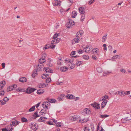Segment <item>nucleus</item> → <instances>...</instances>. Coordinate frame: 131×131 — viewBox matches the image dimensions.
<instances>
[{
	"mask_svg": "<svg viewBox=\"0 0 131 131\" xmlns=\"http://www.w3.org/2000/svg\"><path fill=\"white\" fill-rule=\"evenodd\" d=\"M43 67V65L42 64L41 65H38L37 66V69L36 70V72H34L32 74V77L34 78L37 74L36 72L41 71L42 70Z\"/></svg>",
	"mask_w": 131,
	"mask_h": 131,
	"instance_id": "f257e3e1",
	"label": "nucleus"
},
{
	"mask_svg": "<svg viewBox=\"0 0 131 131\" xmlns=\"http://www.w3.org/2000/svg\"><path fill=\"white\" fill-rule=\"evenodd\" d=\"M80 118V117L79 115H75L73 116H70L69 118L70 120L71 121L73 122V121H76L77 120H79Z\"/></svg>",
	"mask_w": 131,
	"mask_h": 131,
	"instance_id": "f03ea898",
	"label": "nucleus"
},
{
	"mask_svg": "<svg viewBox=\"0 0 131 131\" xmlns=\"http://www.w3.org/2000/svg\"><path fill=\"white\" fill-rule=\"evenodd\" d=\"M91 110L88 108H85L82 112L83 115L86 116L87 115H89L91 113Z\"/></svg>",
	"mask_w": 131,
	"mask_h": 131,
	"instance_id": "7ed1b4c3",
	"label": "nucleus"
},
{
	"mask_svg": "<svg viewBox=\"0 0 131 131\" xmlns=\"http://www.w3.org/2000/svg\"><path fill=\"white\" fill-rule=\"evenodd\" d=\"M29 126L30 128L34 131H36L38 128V125L35 123H31Z\"/></svg>",
	"mask_w": 131,
	"mask_h": 131,
	"instance_id": "20e7f679",
	"label": "nucleus"
},
{
	"mask_svg": "<svg viewBox=\"0 0 131 131\" xmlns=\"http://www.w3.org/2000/svg\"><path fill=\"white\" fill-rule=\"evenodd\" d=\"M46 54L44 53L42 54V57L39 59V62L41 64H42V63L44 62L45 61V58L46 57Z\"/></svg>",
	"mask_w": 131,
	"mask_h": 131,
	"instance_id": "39448f33",
	"label": "nucleus"
},
{
	"mask_svg": "<svg viewBox=\"0 0 131 131\" xmlns=\"http://www.w3.org/2000/svg\"><path fill=\"white\" fill-rule=\"evenodd\" d=\"M50 105V104L49 102L46 101L43 102L42 104V106L43 108L46 107V109H48V106H49Z\"/></svg>",
	"mask_w": 131,
	"mask_h": 131,
	"instance_id": "423d86ee",
	"label": "nucleus"
},
{
	"mask_svg": "<svg viewBox=\"0 0 131 131\" xmlns=\"http://www.w3.org/2000/svg\"><path fill=\"white\" fill-rule=\"evenodd\" d=\"M43 70L46 72L52 73L53 72V70H52L50 68L48 67H46L43 68Z\"/></svg>",
	"mask_w": 131,
	"mask_h": 131,
	"instance_id": "0eeeda50",
	"label": "nucleus"
},
{
	"mask_svg": "<svg viewBox=\"0 0 131 131\" xmlns=\"http://www.w3.org/2000/svg\"><path fill=\"white\" fill-rule=\"evenodd\" d=\"M74 24L75 23L73 21L70 20L68 23L67 27L68 28H70L72 26L74 25Z\"/></svg>",
	"mask_w": 131,
	"mask_h": 131,
	"instance_id": "6e6552de",
	"label": "nucleus"
},
{
	"mask_svg": "<svg viewBox=\"0 0 131 131\" xmlns=\"http://www.w3.org/2000/svg\"><path fill=\"white\" fill-rule=\"evenodd\" d=\"M35 90L34 88H31L30 87L28 88L27 89L26 91L27 93H30L33 92Z\"/></svg>",
	"mask_w": 131,
	"mask_h": 131,
	"instance_id": "1a4fd4ad",
	"label": "nucleus"
},
{
	"mask_svg": "<svg viewBox=\"0 0 131 131\" xmlns=\"http://www.w3.org/2000/svg\"><path fill=\"white\" fill-rule=\"evenodd\" d=\"M85 7H80L79 9V12L81 14H84L85 13L84 11L85 9Z\"/></svg>",
	"mask_w": 131,
	"mask_h": 131,
	"instance_id": "9d476101",
	"label": "nucleus"
},
{
	"mask_svg": "<svg viewBox=\"0 0 131 131\" xmlns=\"http://www.w3.org/2000/svg\"><path fill=\"white\" fill-rule=\"evenodd\" d=\"M117 92L118 94L121 96H124L126 94V93L125 92L122 91H118Z\"/></svg>",
	"mask_w": 131,
	"mask_h": 131,
	"instance_id": "9b49d317",
	"label": "nucleus"
},
{
	"mask_svg": "<svg viewBox=\"0 0 131 131\" xmlns=\"http://www.w3.org/2000/svg\"><path fill=\"white\" fill-rule=\"evenodd\" d=\"M91 105L96 109H98L100 108V104H99L94 103V104H92Z\"/></svg>",
	"mask_w": 131,
	"mask_h": 131,
	"instance_id": "f8f14e48",
	"label": "nucleus"
},
{
	"mask_svg": "<svg viewBox=\"0 0 131 131\" xmlns=\"http://www.w3.org/2000/svg\"><path fill=\"white\" fill-rule=\"evenodd\" d=\"M19 81L20 82L23 83L26 82L27 80L26 78L22 77L19 79Z\"/></svg>",
	"mask_w": 131,
	"mask_h": 131,
	"instance_id": "ddd939ff",
	"label": "nucleus"
},
{
	"mask_svg": "<svg viewBox=\"0 0 131 131\" xmlns=\"http://www.w3.org/2000/svg\"><path fill=\"white\" fill-rule=\"evenodd\" d=\"M38 112L36 111L33 115L32 117L34 119H36L37 117H39L40 116V114L38 115Z\"/></svg>",
	"mask_w": 131,
	"mask_h": 131,
	"instance_id": "4468645a",
	"label": "nucleus"
},
{
	"mask_svg": "<svg viewBox=\"0 0 131 131\" xmlns=\"http://www.w3.org/2000/svg\"><path fill=\"white\" fill-rule=\"evenodd\" d=\"M68 68L67 67H62L60 68V70L62 72H65L68 70Z\"/></svg>",
	"mask_w": 131,
	"mask_h": 131,
	"instance_id": "2eb2a0df",
	"label": "nucleus"
},
{
	"mask_svg": "<svg viewBox=\"0 0 131 131\" xmlns=\"http://www.w3.org/2000/svg\"><path fill=\"white\" fill-rule=\"evenodd\" d=\"M67 98L70 99H74L75 98V96L72 95V94H68L67 95Z\"/></svg>",
	"mask_w": 131,
	"mask_h": 131,
	"instance_id": "dca6fc26",
	"label": "nucleus"
},
{
	"mask_svg": "<svg viewBox=\"0 0 131 131\" xmlns=\"http://www.w3.org/2000/svg\"><path fill=\"white\" fill-rule=\"evenodd\" d=\"M91 46H89L88 47L87 46L84 49H85L86 50L85 51L86 52H88L89 51L91 50Z\"/></svg>",
	"mask_w": 131,
	"mask_h": 131,
	"instance_id": "f3484780",
	"label": "nucleus"
},
{
	"mask_svg": "<svg viewBox=\"0 0 131 131\" xmlns=\"http://www.w3.org/2000/svg\"><path fill=\"white\" fill-rule=\"evenodd\" d=\"M79 41V39L78 38H75L72 40V43H78Z\"/></svg>",
	"mask_w": 131,
	"mask_h": 131,
	"instance_id": "a211bd4d",
	"label": "nucleus"
},
{
	"mask_svg": "<svg viewBox=\"0 0 131 131\" xmlns=\"http://www.w3.org/2000/svg\"><path fill=\"white\" fill-rule=\"evenodd\" d=\"M65 96V95L64 94H62L59 96L58 98V100L59 101H62L63 99V97Z\"/></svg>",
	"mask_w": 131,
	"mask_h": 131,
	"instance_id": "6ab92c4d",
	"label": "nucleus"
},
{
	"mask_svg": "<svg viewBox=\"0 0 131 131\" xmlns=\"http://www.w3.org/2000/svg\"><path fill=\"white\" fill-rule=\"evenodd\" d=\"M77 12L76 11H73L71 14V17L72 18H75L77 16Z\"/></svg>",
	"mask_w": 131,
	"mask_h": 131,
	"instance_id": "aec40b11",
	"label": "nucleus"
},
{
	"mask_svg": "<svg viewBox=\"0 0 131 131\" xmlns=\"http://www.w3.org/2000/svg\"><path fill=\"white\" fill-rule=\"evenodd\" d=\"M83 31L82 30H80L79 32H78L76 34V36L78 37H81L82 35V33Z\"/></svg>",
	"mask_w": 131,
	"mask_h": 131,
	"instance_id": "412c9836",
	"label": "nucleus"
},
{
	"mask_svg": "<svg viewBox=\"0 0 131 131\" xmlns=\"http://www.w3.org/2000/svg\"><path fill=\"white\" fill-rule=\"evenodd\" d=\"M107 103V101H103L101 105V108H103L106 105Z\"/></svg>",
	"mask_w": 131,
	"mask_h": 131,
	"instance_id": "4be33fe9",
	"label": "nucleus"
},
{
	"mask_svg": "<svg viewBox=\"0 0 131 131\" xmlns=\"http://www.w3.org/2000/svg\"><path fill=\"white\" fill-rule=\"evenodd\" d=\"M20 122L17 120H15L12 122V123H13V126H16Z\"/></svg>",
	"mask_w": 131,
	"mask_h": 131,
	"instance_id": "5701e85b",
	"label": "nucleus"
},
{
	"mask_svg": "<svg viewBox=\"0 0 131 131\" xmlns=\"http://www.w3.org/2000/svg\"><path fill=\"white\" fill-rule=\"evenodd\" d=\"M79 122L82 123H83L84 122H86L88 121V119H79Z\"/></svg>",
	"mask_w": 131,
	"mask_h": 131,
	"instance_id": "b1692460",
	"label": "nucleus"
},
{
	"mask_svg": "<svg viewBox=\"0 0 131 131\" xmlns=\"http://www.w3.org/2000/svg\"><path fill=\"white\" fill-rule=\"evenodd\" d=\"M44 92V90L43 89L39 90H38L37 93L38 94H43Z\"/></svg>",
	"mask_w": 131,
	"mask_h": 131,
	"instance_id": "393cba45",
	"label": "nucleus"
},
{
	"mask_svg": "<svg viewBox=\"0 0 131 131\" xmlns=\"http://www.w3.org/2000/svg\"><path fill=\"white\" fill-rule=\"evenodd\" d=\"M107 34H106L104 35L102 39V42H104L106 41L107 39Z\"/></svg>",
	"mask_w": 131,
	"mask_h": 131,
	"instance_id": "a878e982",
	"label": "nucleus"
},
{
	"mask_svg": "<svg viewBox=\"0 0 131 131\" xmlns=\"http://www.w3.org/2000/svg\"><path fill=\"white\" fill-rule=\"evenodd\" d=\"M97 49H94L92 50V51L93 52V54H94L95 55H98V53H97Z\"/></svg>",
	"mask_w": 131,
	"mask_h": 131,
	"instance_id": "bb28decb",
	"label": "nucleus"
},
{
	"mask_svg": "<svg viewBox=\"0 0 131 131\" xmlns=\"http://www.w3.org/2000/svg\"><path fill=\"white\" fill-rule=\"evenodd\" d=\"M76 66H79L82 63V61H79L78 60H77L76 61Z\"/></svg>",
	"mask_w": 131,
	"mask_h": 131,
	"instance_id": "cd10ccee",
	"label": "nucleus"
},
{
	"mask_svg": "<svg viewBox=\"0 0 131 131\" xmlns=\"http://www.w3.org/2000/svg\"><path fill=\"white\" fill-rule=\"evenodd\" d=\"M13 90V87L12 86V85L9 86V87L7 88V92H8Z\"/></svg>",
	"mask_w": 131,
	"mask_h": 131,
	"instance_id": "c85d7f7f",
	"label": "nucleus"
},
{
	"mask_svg": "<svg viewBox=\"0 0 131 131\" xmlns=\"http://www.w3.org/2000/svg\"><path fill=\"white\" fill-rule=\"evenodd\" d=\"M56 102V101L54 99H50L49 100V102L51 103H55Z\"/></svg>",
	"mask_w": 131,
	"mask_h": 131,
	"instance_id": "c756f323",
	"label": "nucleus"
},
{
	"mask_svg": "<svg viewBox=\"0 0 131 131\" xmlns=\"http://www.w3.org/2000/svg\"><path fill=\"white\" fill-rule=\"evenodd\" d=\"M97 71L99 73H101L102 71V68L99 67L97 68Z\"/></svg>",
	"mask_w": 131,
	"mask_h": 131,
	"instance_id": "7c9ffc66",
	"label": "nucleus"
},
{
	"mask_svg": "<svg viewBox=\"0 0 131 131\" xmlns=\"http://www.w3.org/2000/svg\"><path fill=\"white\" fill-rule=\"evenodd\" d=\"M74 64L72 63H71L69 64V67L72 69L74 68Z\"/></svg>",
	"mask_w": 131,
	"mask_h": 131,
	"instance_id": "2f4dec72",
	"label": "nucleus"
},
{
	"mask_svg": "<svg viewBox=\"0 0 131 131\" xmlns=\"http://www.w3.org/2000/svg\"><path fill=\"white\" fill-rule=\"evenodd\" d=\"M109 116L107 115L106 114H104V115H100V118H105L108 117Z\"/></svg>",
	"mask_w": 131,
	"mask_h": 131,
	"instance_id": "473e14b6",
	"label": "nucleus"
},
{
	"mask_svg": "<svg viewBox=\"0 0 131 131\" xmlns=\"http://www.w3.org/2000/svg\"><path fill=\"white\" fill-rule=\"evenodd\" d=\"M64 10L62 9H61L60 10V12L61 16H63L65 14Z\"/></svg>",
	"mask_w": 131,
	"mask_h": 131,
	"instance_id": "72a5a7b5",
	"label": "nucleus"
},
{
	"mask_svg": "<svg viewBox=\"0 0 131 131\" xmlns=\"http://www.w3.org/2000/svg\"><path fill=\"white\" fill-rule=\"evenodd\" d=\"M35 106H32L29 110V111L30 112L33 111L35 109Z\"/></svg>",
	"mask_w": 131,
	"mask_h": 131,
	"instance_id": "f704fd0d",
	"label": "nucleus"
},
{
	"mask_svg": "<svg viewBox=\"0 0 131 131\" xmlns=\"http://www.w3.org/2000/svg\"><path fill=\"white\" fill-rule=\"evenodd\" d=\"M108 96L107 95L105 96L103 99H102V100H104V101H107L106 99H108Z\"/></svg>",
	"mask_w": 131,
	"mask_h": 131,
	"instance_id": "c9c22d12",
	"label": "nucleus"
},
{
	"mask_svg": "<svg viewBox=\"0 0 131 131\" xmlns=\"http://www.w3.org/2000/svg\"><path fill=\"white\" fill-rule=\"evenodd\" d=\"M85 18V16L84 15H83L81 16L80 20L81 22H82L84 20Z\"/></svg>",
	"mask_w": 131,
	"mask_h": 131,
	"instance_id": "e433bc0d",
	"label": "nucleus"
},
{
	"mask_svg": "<svg viewBox=\"0 0 131 131\" xmlns=\"http://www.w3.org/2000/svg\"><path fill=\"white\" fill-rule=\"evenodd\" d=\"M56 126L58 127H61L63 125L61 123H58L55 124Z\"/></svg>",
	"mask_w": 131,
	"mask_h": 131,
	"instance_id": "4c0bfd02",
	"label": "nucleus"
},
{
	"mask_svg": "<svg viewBox=\"0 0 131 131\" xmlns=\"http://www.w3.org/2000/svg\"><path fill=\"white\" fill-rule=\"evenodd\" d=\"M125 120L126 121H128L131 119V116L130 115L128 117H126L125 118Z\"/></svg>",
	"mask_w": 131,
	"mask_h": 131,
	"instance_id": "58836bf2",
	"label": "nucleus"
},
{
	"mask_svg": "<svg viewBox=\"0 0 131 131\" xmlns=\"http://www.w3.org/2000/svg\"><path fill=\"white\" fill-rule=\"evenodd\" d=\"M5 93L4 91L3 90H2L0 91V95L1 96H3L4 95Z\"/></svg>",
	"mask_w": 131,
	"mask_h": 131,
	"instance_id": "ea45409f",
	"label": "nucleus"
},
{
	"mask_svg": "<svg viewBox=\"0 0 131 131\" xmlns=\"http://www.w3.org/2000/svg\"><path fill=\"white\" fill-rule=\"evenodd\" d=\"M49 75L48 74H43L41 76L42 78L43 79H45L46 78V77H47Z\"/></svg>",
	"mask_w": 131,
	"mask_h": 131,
	"instance_id": "a19ab883",
	"label": "nucleus"
},
{
	"mask_svg": "<svg viewBox=\"0 0 131 131\" xmlns=\"http://www.w3.org/2000/svg\"><path fill=\"white\" fill-rule=\"evenodd\" d=\"M74 60L73 59H72V60H70L68 59H67L65 60V61L66 62H68V63H71L72 62H73Z\"/></svg>",
	"mask_w": 131,
	"mask_h": 131,
	"instance_id": "79ce46f5",
	"label": "nucleus"
},
{
	"mask_svg": "<svg viewBox=\"0 0 131 131\" xmlns=\"http://www.w3.org/2000/svg\"><path fill=\"white\" fill-rule=\"evenodd\" d=\"M21 121L22 122H26L28 121L26 118L24 117L21 118Z\"/></svg>",
	"mask_w": 131,
	"mask_h": 131,
	"instance_id": "37998d69",
	"label": "nucleus"
},
{
	"mask_svg": "<svg viewBox=\"0 0 131 131\" xmlns=\"http://www.w3.org/2000/svg\"><path fill=\"white\" fill-rule=\"evenodd\" d=\"M55 2L54 4L56 6H58L59 5V6L60 5V4H61V1H55Z\"/></svg>",
	"mask_w": 131,
	"mask_h": 131,
	"instance_id": "c03bdc74",
	"label": "nucleus"
},
{
	"mask_svg": "<svg viewBox=\"0 0 131 131\" xmlns=\"http://www.w3.org/2000/svg\"><path fill=\"white\" fill-rule=\"evenodd\" d=\"M45 84L44 83H40L39 85V87L40 88H42L45 86Z\"/></svg>",
	"mask_w": 131,
	"mask_h": 131,
	"instance_id": "a18cd8bd",
	"label": "nucleus"
},
{
	"mask_svg": "<svg viewBox=\"0 0 131 131\" xmlns=\"http://www.w3.org/2000/svg\"><path fill=\"white\" fill-rule=\"evenodd\" d=\"M83 58L84 59L88 60L89 59V57L87 55H85L83 56Z\"/></svg>",
	"mask_w": 131,
	"mask_h": 131,
	"instance_id": "49530a36",
	"label": "nucleus"
},
{
	"mask_svg": "<svg viewBox=\"0 0 131 131\" xmlns=\"http://www.w3.org/2000/svg\"><path fill=\"white\" fill-rule=\"evenodd\" d=\"M60 39H61L59 38H57L56 39H54L55 41V43H58L60 41Z\"/></svg>",
	"mask_w": 131,
	"mask_h": 131,
	"instance_id": "de8ad7c7",
	"label": "nucleus"
},
{
	"mask_svg": "<svg viewBox=\"0 0 131 131\" xmlns=\"http://www.w3.org/2000/svg\"><path fill=\"white\" fill-rule=\"evenodd\" d=\"M84 131H90V128L87 127L84 128Z\"/></svg>",
	"mask_w": 131,
	"mask_h": 131,
	"instance_id": "09e8293b",
	"label": "nucleus"
},
{
	"mask_svg": "<svg viewBox=\"0 0 131 131\" xmlns=\"http://www.w3.org/2000/svg\"><path fill=\"white\" fill-rule=\"evenodd\" d=\"M50 45H46L45 47H44V50H45L46 49L48 48H49L50 47Z\"/></svg>",
	"mask_w": 131,
	"mask_h": 131,
	"instance_id": "8fccbe9b",
	"label": "nucleus"
},
{
	"mask_svg": "<svg viewBox=\"0 0 131 131\" xmlns=\"http://www.w3.org/2000/svg\"><path fill=\"white\" fill-rule=\"evenodd\" d=\"M120 71L121 72H122L123 73H126L127 72L124 69H120Z\"/></svg>",
	"mask_w": 131,
	"mask_h": 131,
	"instance_id": "3c124183",
	"label": "nucleus"
},
{
	"mask_svg": "<svg viewBox=\"0 0 131 131\" xmlns=\"http://www.w3.org/2000/svg\"><path fill=\"white\" fill-rule=\"evenodd\" d=\"M46 108H44L42 109L41 111V112H43V114H46Z\"/></svg>",
	"mask_w": 131,
	"mask_h": 131,
	"instance_id": "603ef678",
	"label": "nucleus"
},
{
	"mask_svg": "<svg viewBox=\"0 0 131 131\" xmlns=\"http://www.w3.org/2000/svg\"><path fill=\"white\" fill-rule=\"evenodd\" d=\"M9 100V99L6 97H5L3 99V100L5 101V102Z\"/></svg>",
	"mask_w": 131,
	"mask_h": 131,
	"instance_id": "864d4df0",
	"label": "nucleus"
},
{
	"mask_svg": "<svg viewBox=\"0 0 131 131\" xmlns=\"http://www.w3.org/2000/svg\"><path fill=\"white\" fill-rule=\"evenodd\" d=\"M58 36V34H55L53 37V38L55 39H56L57 38V37Z\"/></svg>",
	"mask_w": 131,
	"mask_h": 131,
	"instance_id": "5fc2aeb1",
	"label": "nucleus"
},
{
	"mask_svg": "<svg viewBox=\"0 0 131 131\" xmlns=\"http://www.w3.org/2000/svg\"><path fill=\"white\" fill-rule=\"evenodd\" d=\"M51 81V79L50 78H49L47 79L46 80V81L47 83H48L50 82Z\"/></svg>",
	"mask_w": 131,
	"mask_h": 131,
	"instance_id": "6e6d98bb",
	"label": "nucleus"
},
{
	"mask_svg": "<svg viewBox=\"0 0 131 131\" xmlns=\"http://www.w3.org/2000/svg\"><path fill=\"white\" fill-rule=\"evenodd\" d=\"M90 127L92 129V131L94 130V126L93 124H91L90 125Z\"/></svg>",
	"mask_w": 131,
	"mask_h": 131,
	"instance_id": "4d7b16f0",
	"label": "nucleus"
},
{
	"mask_svg": "<svg viewBox=\"0 0 131 131\" xmlns=\"http://www.w3.org/2000/svg\"><path fill=\"white\" fill-rule=\"evenodd\" d=\"M40 119H41V121H45L44 119H47V118L45 117H40Z\"/></svg>",
	"mask_w": 131,
	"mask_h": 131,
	"instance_id": "13d9d810",
	"label": "nucleus"
},
{
	"mask_svg": "<svg viewBox=\"0 0 131 131\" xmlns=\"http://www.w3.org/2000/svg\"><path fill=\"white\" fill-rule=\"evenodd\" d=\"M62 61L60 59L59 60V61L58 62V65H61L62 64Z\"/></svg>",
	"mask_w": 131,
	"mask_h": 131,
	"instance_id": "bf43d9fd",
	"label": "nucleus"
},
{
	"mask_svg": "<svg viewBox=\"0 0 131 131\" xmlns=\"http://www.w3.org/2000/svg\"><path fill=\"white\" fill-rule=\"evenodd\" d=\"M78 52L79 54H81L83 52V51L82 50L80 49L78 50Z\"/></svg>",
	"mask_w": 131,
	"mask_h": 131,
	"instance_id": "052dcab7",
	"label": "nucleus"
},
{
	"mask_svg": "<svg viewBox=\"0 0 131 131\" xmlns=\"http://www.w3.org/2000/svg\"><path fill=\"white\" fill-rule=\"evenodd\" d=\"M111 73V72H109L108 71H107L106 72H104L103 73V75L105 76L106 75V74H109Z\"/></svg>",
	"mask_w": 131,
	"mask_h": 131,
	"instance_id": "680f3d73",
	"label": "nucleus"
},
{
	"mask_svg": "<svg viewBox=\"0 0 131 131\" xmlns=\"http://www.w3.org/2000/svg\"><path fill=\"white\" fill-rule=\"evenodd\" d=\"M59 26V23H56L55 25V27L56 29H57L58 27Z\"/></svg>",
	"mask_w": 131,
	"mask_h": 131,
	"instance_id": "e2e57ef3",
	"label": "nucleus"
},
{
	"mask_svg": "<svg viewBox=\"0 0 131 131\" xmlns=\"http://www.w3.org/2000/svg\"><path fill=\"white\" fill-rule=\"evenodd\" d=\"M1 82L2 83L1 84H3L2 85H3V86H4L6 84V83H5V81H2Z\"/></svg>",
	"mask_w": 131,
	"mask_h": 131,
	"instance_id": "0e129e2a",
	"label": "nucleus"
},
{
	"mask_svg": "<svg viewBox=\"0 0 131 131\" xmlns=\"http://www.w3.org/2000/svg\"><path fill=\"white\" fill-rule=\"evenodd\" d=\"M75 51L72 52L71 53V55H73L75 54Z\"/></svg>",
	"mask_w": 131,
	"mask_h": 131,
	"instance_id": "69168bd1",
	"label": "nucleus"
},
{
	"mask_svg": "<svg viewBox=\"0 0 131 131\" xmlns=\"http://www.w3.org/2000/svg\"><path fill=\"white\" fill-rule=\"evenodd\" d=\"M0 102L2 103L1 104L2 105L5 104H6V102H3V101L2 100H1L0 101Z\"/></svg>",
	"mask_w": 131,
	"mask_h": 131,
	"instance_id": "338daca9",
	"label": "nucleus"
},
{
	"mask_svg": "<svg viewBox=\"0 0 131 131\" xmlns=\"http://www.w3.org/2000/svg\"><path fill=\"white\" fill-rule=\"evenodd\" d=\"M2 131H8L7 129L6 128H3L2 129Z\"/></svg>",
	"mask_w": 131,
	"mask_h": 131,
	"instance_id": "774afa93",
	"label": "nucleus"
}]
</instances>
